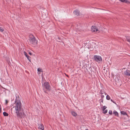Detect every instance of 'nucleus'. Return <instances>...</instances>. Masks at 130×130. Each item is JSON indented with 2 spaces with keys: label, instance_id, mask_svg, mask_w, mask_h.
Wrapping results in <instances>:
<instances>
[{
  "label": "nucleus",
  "instance_id": "nucleus-17",
  "mask_svg": "<svg viewBox=\"0 0 130 130\" xmlns=\"http://www.w3.org/2000/svg\"><path fill=\"white\" fill-rule=\"evenodd\" d=\"M100 93H101V94H103L104 93H105V95H106L107 94L105 93L104 92V91L103 90H101L100 91Z\"/></svg>",
  "mask_w": 130,
  "mask_h": 130
},
{
  "label": "nucleus",
  "instance_id": "nucleus-13",
  "mask_svg": "<svg viewBox=\"0 0 130 130\" xmlns=\"http://www.w3.org/2000/svg\"><path fill=\"white\" fill-rule=\"evenodd\" d=\"M72 115L74 116L75 117L77 115L76 113L74 111H71Z\"/></svg>",
  "mask_w": 130,
  "mask_h": 130
},
{
  "label": "nucleus",
  "instance_id": "nucleus-24",
  "mask_svg": "<svg viewBox=\"0 0 130 130\" xmlns=\"http://www.w3.org/2000/svg\"><path fill=\"white\" fill-rule=\"evenodd\" d=\"M4 31V29L2 27H0V31L1 32H3Z\"/></svg>",
  "mask_w": 130,
  "mask_h": 130
},
{
  "label": "nucleus",
  "instance_id": "nucleus-32",
  "mask_svg": "<svg viewBox=\"0 0 130 130\" xmlns=\"http://www.w3.org/2000/svg\"><path fill=\"white\" fill-rule=\"evenodd\" d=\"M103 100L102 99H101V102L103 103Z\"/></svg>",
  "mask_w": 130,
  "mask_h": 130
},
{
  "label": "nucleus",
  "instance_id": "nucleus-4",
  "mask_svg": "<svg viewBox=\"0 0 130 130\" xmlns=\"http://www.w3.org/2000/svg\"><path fill=\"white\" fill-rule=\"evenodd\" d=\"M91 30L92 32H97L99 31L97 27L95 26H92L91 27Z\"/></svg>",
  "mask_w": 130,
  "mask_h": 130
},
{
  "label": "nucleus",
  "instance_id": "nucleus-23",
  "mask_svg": "<svg viewBox=\"0 0 130 130\" xmlns=\"http://www.w3.org/2000/svg\"><path fill=\"white\" fill-rule=\"evenodd\" d=\"M109 113L110 115H112V111L111 110H109Z\"/></svg>",
  "mask_w": 130,
  "mask_h": 130
},
{
  "label": "nucleus",
  "instance_id": "nucleus-15",
  "mask_svg": "<svg viewBox=\"0 0 130 130\" xmlns=\"http://www.w3.org/2000/svg\"><path fill=\"white\" fill-rule=\"evenodd\" d=\"M119 1L122 2H124L125 3H128L129 4V2H128L127 0H119Z\"/></svg>",
  "mask_w": 130,
  "mask_h": 130
},
{
  "label": "nucleus",
  "instance_id": "nucleus-3",
  "mask_svg": "<svg viewBox=\"0 0 130 130\" xmlns=\"http://www.w3.org/2000/svg\"><path fill=\"white\" fill-rule=\"evenodd\" d=\"M94 60L98 63L102 61V59L101 56L95 55L94 56Z\"/></svg>",
  "mask_w": 130,
  "mask_h": 130
},
{
  "label": "nucleus",
  "instance_id": "nucleus-25",
  "mask_svg": "<svg viewBox=\"0 0 130 130\" xmlns=\"http://www.w3.org/2000/svg\"><path fill=\"white\" fill-rule=\"evenodd\" d=\"M107 110H105L104 111H103V113L104 114H105L107 113Z\"/></svg>",
  "mask_w": 130,
  "mask_h": 130
},
{
  "label": "nucleus",
  "instance_id": "nucleus-31",
  "mask_svg": "<svg viewBox=\"0 0 130 130\" xmlns=\"http://www.w3.org/2000/svg\"><path fill=\"white\" fill-rule=\"evenodd\" d=\"M117 79H118V80L119 81H120V80L119 79H118V78H117Z\"/></svg>",
  "mask_w": 130,
  "mask_h": 130
},
{
  "label": "nucleus",
  "instance_id": "nucleus-22",
  "mask_svg": "<svg viewBox=\"0 0 130 130\" xmlns=\"http://www.w3.org/2000/svg\"><path fill=\"white\" fill-rule=\"evenodd\" d=\"M107 108V107L105 106H104L103 107L102 110L103 111L105 109Z\"/></svg>",
  "mask_w": 130,
  "mask_h": 130
},
{
  "label": "nucleus",
  "instance_id": "nucleus-20",
  "mask_svg": "<svg viewBox=\"0 0 130 130\" xmlns=\"http://www.w3.org/2000/svg\"><path fill=\"white\" fill-rule=\"evenodd\" d=\"M84 70L85 72L88 73V68H84Z\"/></svg>",
  "mask_w": 130,
  "mask_h": 130
},
{
  "label": "nucleus",
  "instance_id": "nucleus-6",
  "mask_svg": "<svg viewBox=\"0 0 130 130\" xmlns=\"http://www.w3.org/2000/svg\"><path fill=\"white\" fill-rule=\"evenodd\" d=\"M24 54L25 56L27 57V59L29 61L31 62V57H29L28 55L27 54V53L25 51L24 52Z\"/></svg>",
  "mask_w": 130,
  "mask_h": 130
},
{
  "label": "nucleus",
  "instance_id": "nucleus-35",
  "mask_svg": "<svg viewBox=\"0 0 130 130\" xmlns=\"http://www.w3.org/2000/svg\"><path fill=\"white\" fill-rule=\"evenodd\" d=\"M127 41H129V39H128L127 40Z\"/></svg>",
  "mask_w": 130,
  "mask_h": 130
},
{
  "label": "nucleus",
  "instance_id": "nucleus-8",
  "mask_svg": "<svg viewBox=\"0 0 130 130\" xmlns=\"http://www.w3.org/2000/svg\"><path fill=\"white\" fill-rule=\"evenodd\" d=\"M124 74L127 76H130V72L129 71H127L125 72Z\"/></svg>",
  "mask_w": 130,
  "mask_h": 130
},
{
  "label": "nucleus",
  "instance_id": "nucleus-16",
  "mask_svg": "<svg viewBox=\"0 0 130 130\" xmlns=\"http://www.w3.org/2000/svg\"><path fill=\"white\" fill-rule=\"evenodd\" d=\"M3 115L4 116H8V114L5 112H3Z\"/></svg>",
  "mask_w": 130,
  "mask_h": 130
},
{
  "label": "nucleus",
  "instance_id": "nucleus-21",
  "mask_svg": "<svg viewBox=\"0 0 130 130\" xmlns=\"http://www.w3.org/2000/svg\"><path fill=\"white\" fill-rule=\"evenodd\" d=\"M89 66V65L86 64L85 65H84V68H87Z\"/></svg>",
  "mask_w": 130,
  "mask_h": 130
},
{
  "label": "nucleus",
  "instance_id": "nucleus-27",
  "mask_svg": "<svg viewBox=\"0 0 130 130\" xmlns=\"http://www.w3.org/2000/svg\"><path fill=\"white\" fill-rule=\"evenodd\" d=\"M110 100H111V101L112 102H113V103H115V104H116V103H115V102H114V101H113V100H112V99H111Z\"/></svg>",
  "mask_w": 130,
  "mask_h": 130
},
{
  "label": "nucleus",
  "instance_id": "nucleus-28",
  "mask_svg": "<svg viewBox=\"0 0 130 130\" xmlns=\"http://www.w3.org/2000/svg\"><path fill=\"white\" fill-rule=\"evenodd\" d=\"M6 104H7L8 103V101L7 100H6Z\"/></svg>",
  "mask_w": 130,
  "mask_h": 130
},
{
  "label": "nucleus",
  "instance_id": "nucleus-29",
  "mask_svg": "<svg viewBox=\"0 0 130 130\" xmlns=\"http://www.w3.org/2000/svg\"><path fill=\"white\" fill-rule=\"evenodd\" d=\"M85 42H84V43L85 44H87L88 43L87 42H86V41H85Z\"/></svg>",
  "mask_w": 130,
  "mask_h": 130
},
{
  "label": "nucleus",
  "instance_id": "nucleus-12",
  "mask_svg": "<svg viewBox=\"0 0 130 130\" xmlns=\"http://www.w3.org/2000/svg\"><path fill=\"white\" fill-rule=\"evenodd\" d=\"M113 114H114L115 116L118 117V112L116 110H114L113 111Z\"/></svg>",
  "mask_w": 130,
  "mask_h": 130
},
{
  "label": "nucleus",
  "instance_id": "nucleus-18",
  "mask_svg": "<svg viewBox=\"0 0 130 130\" xmlns=\"http://www.w3.org/2000/svg\"><path fill=\"white\" fill-rule=\"evenodd\" d=\"M106 98L107 100H109L110 99V98L109 96V95H107L106 96Z\"/></svg>",
  "mask_w": 130,
  "mask_h": 130
},
{
  "label": "nucleus",
  "instance_id": "nucleus-2",
  "mask_svg": "<svg viewBox=\"0 0 130 130\" xmlns=\"http://www.w3.org/2000/svg\"><path fill=\"white\" fill-rule=\"evenodd\" d=\"M42 87L44 90V91L45 93H47V92L45 90V88L48 91H50L51 90V89L49 84L47 82H45L43 84H42Z\"/></svg>",
  "mask_w": 130,
  "mask_h": 130
},
{
  "label": "nucleus",
  "instance_id": "nucleus-7",
  "mask_svg": "<svg viewBox=\"0 0 130 130\" xmlns=\"http://www.w3.org/2000/svg\"><path fill=\"white\" fill-rule=\"evenodd\" d=\"M74 13L76 16H78L79 15V12L77 10H75L74 11Z\"/></svg>",
  "mask_w": 130,
  "mask_h": 130
},
{
  "label": "nucleus",
  "instance_id": "nucleus-19",
  "mask_svg": "<svg viewBox=\"0 0 130 130\" xmlns=\"http://www.w3.org/2000/svg\"><path fill=\"white\" fill-rule=\"evenodd\" d=\"M38 71L39 72H42L43 71L40 68H38Z\"/></svg>",
  "mask_w": 130,
  "mask_h": 130
},
{
  "label": "nucleus",
  "instance_id": "nucleus-1",
  "mask_svg": "<svg viewBox=\"0 0 130 130\" xmlns=\"http://www.w3.org/2000/svg\"><path fill=\"white\" fill-rule=\"evenodd\" d=\"M16 96L15 103L12 105V106L13 108H15V112L17 118L18 120H19L22 118L24 113L19 96L17 97Z\"/></svg>",
  "mask_w": 130,
  "mask_h": 130
},
{
  "label": "nucleus",
  "instance_id": "nucleus-5",
  "mask_svg": "<svg viewBox=\"0 0 130 130\" xmlns=\"http://www.w3.org/2000/svg\"><path fill=\"white\" fill-rule=\"evenodd\" d=\"M29 40L30 41H35L37 40L34 36L32 34H30L29 35Z\"/></svg>",
  "mask_w": 130,
  "mask_h": 130
},
{
  "label": "nucleus",
  "instance_id": "nucleus-33",
  "mask_svg": "<svg viewBox=\"0 0 130 130\" xmlns=\"http://www.w3.org/2000/svg\"><path fill=\"white\" fill-rule=\"evenodd\" d=\"M65 74L67 76V77H69V76H68V75H67V74H66V73H65Z\"/></svg>",
  "mask_w": 130,
  "mask_h": 130
},
{
  "label": "nucleus",
  "instance_id": "nucleus-14",
  "mask_svg": "<svg viewBox=\"0 0 130 130\" xmlns=\"http://www.w3.org/2000/svg\"><path fill=\"white\" fill-rule=\"evenodd\" d=\"M39 128L41 129L42 130H43L44 129V127L43 124L41 125L39 127Z\"/></svg>",
  "mask_w": 130,
  "mask_h": 130
},
{
  "label": "nucleus",
  "instance_id": "nucleus-9",
  "mask_svg": "<svg viewBox=\"0 0 130 130\" xmlns=\"http://www.w3.org/2000/svg\"><path fill=\"white\" fill-rule=\"evenodd\" d=\"M88 73H90L92 71V68L90 66L89 67V66L88 67Z\"/></svg>",
  "mask_w": 130,
  "mask_h": 130
},
{
  "label": "nucleus",
  "instance_id": "nucleus-26",
  "mask_svg": "<svg viewBox=\"0 0 130 130\" xmlns=\"http://www.w3.org/2000/svg\"><path fill=\"white\" fill-rule=\"evenodd\" d=\"M101 98H103L104 97V95H103V94H101Z\"/></svg>",
  "mask_w": 130,
  "mask_h": 130
},
{
  "label": "nucleus",
  "instance_id": "nucleus-10",
  "mask_svg": "<svg viewBox=\"0 0 130 130\" xmlns=\"http://www.w3.org/2000/svg\"><path fill=\"white\" fill-rule=\"evenodd\" d=\"M37 41H29V42L30 44L36 45L37 44Z\"/></svg>",
  "mask_w": 130,
  "mask_h": 130
},
{
  "label": "nucleus",
  "instance_id": "nucleus-11",
  "mask_svg": "<svg viewBox=\"0 0 130 130\" xmlns=\"http://www.w3.org/2000/svg\"><path fill=\"white\" fill-rule=\"evenodd\" d=\"M121 114L124 115H126L127 116H128V115H127L126 113L124 111H121Z\"/></svg>",
  "mask_w": 130,
  "mask_h": 130
},
{
  "label": "nucleus",
  "instance_id": "nucleus-34",
  "mask_svg": "<svg viewBox=\"0 0 130 130\" xmlns=\"http://www.w3.org/2000/svg\"><path fill=\"white\" fill-rule=\"evenodd\" d=\"M116 84H117V83H118V82H117V81H116Z\"/></svg>",
  "mask_w": 130,
  "mask_h": 130
},
{
  "label": "nucleus",
  "instance_id": "nucleus-30",
  "mask_svg": "<svg viewBox=\"0 0 130 130\" xmlns=\"http://www.w3.org/2000/svg\"><path fill=\"white\" fill-rule=\"evenodd\" d=\"M29 53V55H31L32 54V53H30V52H29V53Z\"/></svg>",
  "mask_w": 130,
  "mask_h": 130
}]
</instances>
